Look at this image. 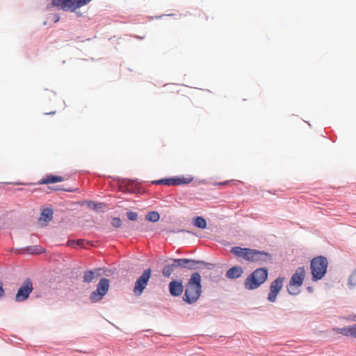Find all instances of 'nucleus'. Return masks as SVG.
<instances>
[{
	"label": "nucleus",
	"instance_id": "nucleus-9",
	"mask_svg": "<svg viewBox=\"0 0 356 356\" xmlns=\"http://www.w3.org/2000/svg\"><path fill=\"white\" fill-rule=\"evenodd\" d=\"M108 288L109 280L106 278H102L99 282L97 289L90 294V300L93 302L102 300L103 296L107 293Z\"/></svg>",
	"mask_w": 356,
	"mask_h": 356
},
{
	"label": "nucleus",
	"instance_id": "nucleus-17",
	"mask_svg": "<svg viewBox=\"0 0 356 356\" xmlns=\"http://www.w3.org/2000/svg\"><path fill=\"white\" fill-rule=\"evenodd\" d=\"M205 263L202 261H196L190 259H186V268L188 270H195L200 266H204Z\"/></svg>",
	"mask_w": 356,
	"mask_h": 356
},
{
	"label": "nucleus",
	"instance_id": "nucleus-10",
	"mask_svg": "<svg viewBox=\"0 0 356 356\" xmlns=\"http://www.w3.org/2000/svg\"><path fill=\"white\" fill-rule=\"evenodd\" d=\"M283 282L284 278L280 277L271 283L270 286V292L268 296V300L270 302H274L276 300L277 296L282 288Z\"/></svg>",
	"mask_w": 356,
	"mask_h": 356
},
{
	"label": "nucleus",
	"instance_id": "nucleus-7",
	"mask_svg": "<svg viewBox=\"0 0 356 356\" xmlns=\"http://www.w3.org/2000/svg\"><path fill=\"white\" fill-rule=\"evenodd\" d=\"M33 282L31 279H26L22 283V286L19 288L17 293L15 296L16 302H23L27 300L30 293L33 291Z\"/></svg>",
	"mask_w": 356,
	"mask_h": 356
},
{
	"label": "nucleus",
	"instance_id": "nucleus-32",
	"mask_svg": "<svg viewBox=\"0 0 356 356\" xmlns=\"http://www.w3.org/2000/svg\"><path fill=\"white\" fill-rule=\"evenodd\" d=\"M229 181H225V182H223V183H220L219 184H220V185H225V184H227V183H229Z\"/></svg>",
	"mask_w": 356,
	"mask_h": 356
},
{
	"label": "nucleus",
	"instance_id": "nucleus-21",
	"mask_svg": "<svg viewBox=\"0 0 356 356\" xmlns=\"http://www.w3.org/2000/svg\"><path fill=\"white\" fill-rule=\"evenodd\" d=\"M25 251L29 254H40L43 252L44 250L42 247L38 245L28 247Z\"/></svg>",
	"mask_w": 356,
	"mask_h": 356
},
{
	"label": "nucleus",
	"instance_id": "nucleus-22",
	"mask_svg": "<svg viewBox=\"0 0 356 356\" xmlns=\"http://www.w3.org/2000/svg\"><path fill=\"white\" fill-rule=\"evenodd\" d=\"M160 216L157 211L149 212L146 216V220L150 222H157Z\"/></svg>",
	"mask_w": 356,
	"mask_h": 356
},
{
	"label": "nucleus",
	"instance_id": "nucleus-27",
	"mask_svg": "<svg viewBox=\"0 0 356 356\" xmlns=\"http://www.w3.org/2000/svg\"><path fill=\"white\" fill-rule=\"evenodd\" d=\"M4 295V289L3 288V283L0 282V298L3 297Z\"/></svg>",
	"mask_w": 356,
	"mask_h": 356
},
{
	"label": "nucleus",
	"instance_id": "nucleus-2",
	"mask_svg": "<svg viewBox=\"0 0 356 356\" xmlns=\"http://www.w3.org/2000/svg\"><path fill=\"white\" fill-rule=\"evenodd\" d=\"M202 293L201 275L199 273H193L188 280L183 300L188 304L197 302Z\"/></svg>",
	"mask_w": 356,
	"mask_h": 356
},
{
	"label": "nucleus",
	"instance_id": "nucleus-28",
	"mask_svg": "<svg viewBox=\"0 0 356 356\" xmlns=\"http://www.w3.org/2000/svg\"><path fill=\"white\" fill-rule=\"evenodd\" d=\"M162 182H163L162 179H159V180L153 181L152 184L159 185V184H162Z\"/></svg>",
	"mask_w": 356,
	"mask_h": 356
},
{
	"label": "nucleus",
	"instance_id": "nucleus-16",
	"mask_svg": "<svg viewBox=\"0 0 356 356\" xmlns=\"http://www.w3.org/2000/svg\"><path fill=\"white\" fill-rule=\"evenodd\" d=\"M64 179L60 176H56L53 175H49L46 176L44 178L41 179L40 181V184H53L56 182H60L63 181Z\"/></svg>",
	"mask_w": 356,
	"mask_h": 356
},
{
	"label": "nucleus",
	"instance_id": "nucleus-13",
	"mask_svg": "<svg viewBox=\"0 0 356 356\" xmlns=\"http://www.w3.org/2000/svg\"><path fill=\"white\" fill-rule=\"evenodd\" d=\"M53 211L50 209H44L39 218V222L41 225H46L52 219Z\"/></svg>",
	"mask_w": 356,
	"mask_h": 356
},
{
	"label": "nucleus",
	"instance_id": "nucleus-23",
	"mask_svg": "<svg viewBox=\"0 0 356 356\" xmlns=\"http://www.w3.org/2000/svg\"><path fill=\"white\" fill-rule=\"evenodd\" d=\"M173 266L186 268V259H175L172 260Z\"/></svg>",
	"mask_w": 356,
	"mask_h": 356
},
{
	"label": "nucleus",
	"instance_id": "nucleus-14",
	"mask_svg": "<svg viewBox=\"0 0 356 356\" xmlns=\"http://www.w3.org/2000/svg\"><path fill=\"white\" fill-rule=\"evenodd\" d=\"M243 273V268L241 266H236L229 268L227 271L226 276L229 279H236L240 277Z\"/></svg>",
	"mask_w": 356,
	"mask_h": 356
},
{
	"label": "nucleus",
	"instance_id": "nucleus-1",
	"mask_svg": "<svg viewBox=\"0 0 356 356\" xmlns=\"http://www.w3.org/2000/svg\"><path fill=\"white\" fill-rule=\"evenodd\" d=\"M231 252L248 261L256 262L259 264H263L271 259V255L268 252L250 248L234 247L231 249Z\"/></svg>",
	"mask_w": 356,
	"mask_h": 356
},
{
	"label": "nucleus",
	"instance_id": "nucleus-3",
	"mask_svg": "<svg viewBox=\"0 0 356 356\" xmlns=\"http://www.w3.org/2000/svg\"><path fill=\"white\" fill-rule=\"evenodd\" d=\"M267 277L268 270L266 268H257L246 278L244 286L249 290L255 289L262 284Z\"/></svg>",
	"mask_w": 356,
	"mask_h": 356
},
{
	"label": "nucleus",
	"instance_id": "nucleus-18",
	"mask_svg": "<svg viewBox=\"0 0 356 356\" xmlns=\"http://www.w3.org/2000/svg\"><path fill=\"white\" fill-rule=\"evenodd\" d=\"M88 244V242L83 239H79L77 241L75 240H70L67 241V245L72 248H76L79 245L81 248H86V245Z\"/></svg>",
	"mask_w": 356,
	"mask_h": 356
},
{
	"label": "nucleus",
	"instance_id": "nucleus-12",
	"mask_svg": "<svg viewBox=\"0 0 356 356\" xmlns=\"http://www.w3.org/2000/svg\"><path fill=\"white\" fill-rule=\"evenodd\" d=\"M162 184L166 186H177L184 184H188L192 181L191 178H170L162 179Z\"/></svg>",
	"mask_w": 356,
	"mask_h": 356
},
{
	"label": "nucleus",
	"instance_id": "nucleus-33",
	"mask_svg": "<svg viewBox=\"0 0 356 356\" xmlns=\"http://www.w3.org/2000/svg\"><path fill=\"white\" fill-rule=\"evenodd\" d=\"M99 205H100L99 208L104 207V205H103L102 204H99Z\"/></svg>",
	"mask_w": 356,
	"mask_h": 356
},
{
	"label": "nucleus",
	"instance_id": "nucleus-25",
	"mask_svg": "<svg viewBox=\"0 0 356 356\" xmlns=\"http://www.w3.org/2000/svg\"><path fill=\"white\" fill-rule=\"evenodd\" d=\"M349 284L352 286L356 285V269L353 271L349 278Z\"/></svg>",
	"mask_w": 356,
	"mask_h": 356
},
{
	"label": "nucleus",
	"instance_id": "nucleus-26",
	"mask_svg": "<svg viewBox=\"0 0 356 356\" xmlns=\"http://www.w3.org/2000/svg\"><path fill=\"white\" fill-rule=\"evenodd\" d=\"M111 224L113 227L119 228L122 225V222L119 218H114L112 219Z\"/></svg>",
	"mask_w": 356,
	"mask_h": 356
},
{
	"label": "nucleus",
	"instance_id": "nucleus-11",
	"mask_svg": "<svg viewBox=\"0 0 356 356\" xmlns=\"http://www.w3.org/2000/svg\"><path fill=\"white\" fill-rule=\"evenodd\" d=\"M169 291L172 296H179L184 291L183 285L181 282L173 280L169 284Z\"/></svg>",
	"mask_w": 356,
	"mask_h": 356
},
{
	"label": "nucleus",
	"instance_id": "nucleus-34",
	"mask_svg": "<svg viewBox=\"0 0 356 356\" xmlns=\"http://www.w3.org/2000/svg\"><path fill=\"white\" fill-rule=\"evenodd\" d=\"M353 320H354V321H356V318H354Z\"/></svg>",
	"mask_w": 356,
	"mask_h": 356
},
{
	"label": "nucleus",
	"instance_id": "nucleus-6",
	"mask_svg": "<svg viewBox=\"0 0 356 356\" xmlns=\"http://www.w3.org/2000/svg\"><path fill=\"white\" fill-rule=\"evenodd\" d=\"M89 0H52L53 6L65 11H74L76 9L86 5Z\"/></svg>",
	"mask_w": 356,
	"mask_h": 356
},
{
	"label": "nucleus",
	"instance_id": "nucleus-29",
	"mask_svg": "<svg viewBox=\"0 0 356 356\" xmlns=\"http://www.w3.org/2000/svg\"><path fill=\"white\" fill-rule=\"evenodd\" d=\"M90 280H91L92 279H93L95 277V271L90 270Z\"/></svg>",
	"mask_w": 356,
	"mask_h": 356
},
{
	"label": "nucleus",
	"instance_id": "nucleus-19",
	"mask_svg": "<svg viewBox=\"0 0 356 356\" xmlns=\"http://www.w3.org/2000/svg\"><path fill=\"white\" fill-rule=\"evenodd\" d=\"M194 225L200 229H205L207 227V222L204 218L197 216L194 218Z\"/></svg>",
	"mask_w": 356,
	"mask_h": 356
},
{
	"label": "nucleus",
	"instance_id": "nucleus-15",
	"mask_svg": "<svg viewBox=\"0 0 356 356\" xmlns=\"http://www.w3.org/2000/svg\"><path fill=\"white\" fill-rule=\"evenodd\" d=\"M335 330L344 336H350L356 338V324L347 327L336 328Z\"/></svg>",
	"mask_w": 356,
	"mask_h": 356
},
{
	"label": "nucleus",
	"instance_id": "nucleus-4",
	"mask_svg": "<svg viewBox=\"0 0 356 356\" xmlns=\"http://www.w3.org/2000/svg\"><path fill=\"white\" fill-rule=\"evenodd\" d=\"M327 264V259L323 256L316 257L311 261L310 269L313 281L321 280L324 277Z\"/></svg>",
	"mask_w": 356,
	"mask_h": 356
},
{
	"label": "nucleus",
	"instance_id": "nucleus-31",
	"mask_svg": "<svg viewBox=\"0 0 356 356\" xmlns=\"http://www.w3.org/2000/svg\"><path fill=\"white\" fill-rule=\"evenodd\" d=\"M83 278H84V280H85L86 282H88L87 273H86V274H85V275H84Z\"/></svg>",
	"mask_w": 356,
	"mask_h": 356
},
{
	"label": "nucleus",
	"instance_id": "nucleus-30",
	"mask_svg": "<svg viewBox=\"0 0 356 356\" xmlns=\"http://www.w3.org/2000/svg\"><path fill=\"white\" fill-rule=\"evenodd\" d=\"M90 207L92 206L93 209H96L97 208V205L95 202H92L90 201Z\"/></svg>",
	"mask_w": 356,
	"mask_h": 356
},
{
	"label": "nucleus",
	"instance_id": "nucleus-24",
	"mask_svg": "<svg viewBox=\"0 0 356 356\" xmlns=\"http://www.w3.org/2000/svg\"><path fill=\"white\" fill-rule=\"evenodd\" d=\"M127 218L130 220H136L138 218V213L134 211H129L127 213Z\"/></svg>",
	"mask_w": 356,
	"mask_h": 356
},
{
	"label": "nucleus",
	"instance_id": "nucleus-20",
	"mask_svg": "<svg viewBox=\"0 0 356 356\" xmlns=\"http://www.w3.org/2000/svg\"><path fill=\"white\" fill-rule=\"evenodd\" d=\"M175 267L173 266V263L171 265H166L163 267L162 273L164 277H169L175 271Z\"/></svg>",
	"mask_w": 356,
	"mask_h": 356
},
{
	"label": "nucleus",
	"instance_id": "nucleus-8",
	"mask_svg": "<svg viewBox=\"0 0 356 356\" xmlns=\"http://www.w3.org/2000/svg\"><path fill=\"white\" fill-rule=\"evenodd\" d=\"M151 269L147 268L145 270L143 274L137 279L134 288V292L136 296H140L143 293L151 277Z\"/></svg>",
	"mask_w": 356,
	"mask_h": 356
},
{
	"label": "nucleus",
	"instance_id": "nucleus-5",
	"mask_svg": "<svg viewBox=\"0 0 356 356\" xmlns=\"http://www.w3.org/2000/svg\"><path fill=\"white\" fill-rule=\"evenodd\" d=\"M305 277V270L303 267H299L292 275L287 286L288 292L291 295H297L300 293L299 287L302 285Z\"/></svg>",
	"mask_w": 356,
	"mask_h": 356
}]
</instances>
